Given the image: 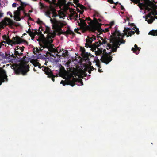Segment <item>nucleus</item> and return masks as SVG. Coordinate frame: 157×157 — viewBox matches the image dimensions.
<instances>
[{
	"mask_svg": "<svg viewBox=\"0 0 157 157\" xmlns=\"http://www.w3.org/2000/svg\"><path fill=\"white\" fill-rule=\"evenodd\" d=\"M69 63V62H67L66 63V64H67V65H68V66Z\"/></svg>",
	"mask_w": 157,
	"mask_h": 157,
	"instance_id": "864d4df0",
	"label": "nucleus"
},
{
	"mask_svg": "<svg viewBox=\"0 0 157 157\" xmlns=\"http://www.w3.org/2000/svg\"><path fill=\"white\" fill-rule=\"evenodd\" d=\"M16 5H17V4L15 3H14L13 4H12V6H13V7H16Z\"/></svg>",
	"mask_w": 157,
	"mask_h": 157,
	"instance_id": "37998d69",
	"label": "nucleus"
},
{
	"mask_svg": "<svg viewBox=\"0 0 157 157\" xmlns=\"http://www.w3.org/2000/svg\"><path fill=\"white\" fill-rule=\"evenodd\" d=\"M14 55L16 56V57L17 58L20 59L21 57L20 56H21V55L16 50V49H14Z\"/></svg>",
	"mask_w": 157,
	"mask_h": 157,
	"instance_id": "412c9836",
	"label": "nucleus"
},
{
	"mask_svg": "<svg viewBox=\"0 0 157 157\" xmlns=\"http://www.w3.org/2000/svg\"><path fill=\"white\" fill-rule=\"evenodd\" d=\"M108 0V2H109L110 3H113V1H112V0Z\"/></svg>",
	"mask_w": 157,
	"mask_h": 157,
	"instance_id": "79ce46f5",
	"label": "nucleus"
},
{
	"mask_svg": "<svg viewBox=\"0 0 157 157\" xmlns=\"http://www.w3.org/2000/svg\"><path fill=\"white\" fill-rule=\"evenodd\" d=\"M29 12H32V11H30V10H29Z\"/></svg>",
	"mask_w": 157,
	"mask_h": 157,
	"instance_id": "680f3d73",
	"label": "nucleus"
},
{
	"mask_svg": "<svg viewBox=\"0 0 157 157\" xmlns=\"http://www.w3.org/2000/svg\"><path fill=\"white\" fill-rule=\"evenodd\" d=\"M37 22L38 24H40L42 22V21L39 19H38Z\"/></svg>",
	"mask_w": 157,
	"mask_h": 157,
	"instance_id": "a19ab883",
	"label": "nucleus"
},
{
	"mask_svg": "<svg viewBox=\"0 0 157 157\" xmlns=\"http://www.w3.org/2000/svg\"><path fill=\"white\" fill-rule=\"evenodd\" d=\"M30 31H31V30H30V29H29L28 30V31H27V33H28L29 34V32Z\"/></svg>",
	"mask_w": 157,
	"mask_h": 157,
	"instance_id": "8fccbe9b",
	"label": "nucleus"
},
{
	"mask_svg": "<svg viewBox=\"0 0 157 157\" xmlns=\"http://www.w3.org/2000/svg\"><path fill=\"white\" fill-rule=\"evenodd\" d=\"M6 80V81H7L8 79L7 76L6 75H5L3 76H0V85L2 84V82H3Z\"/></svg>",
	"mask_w": 157,
	"mask_h": 157,
	"instance_id": "a211bd4d",
	"label": "nucleus"
},
{
	"mask_svg": "<svg viewBox=\"0 0 157 157\" xmlns=\"http://www.w3.org/2000/svg\"><path fill=\"white\" fill-rule=\"evenodd\" d=\"M77 10L78 11H79V9L78 8H77Z\"/></svg>",
	"mask_w": 157,
	"mask_h": 157,
	"instance_id": "4d7b16f0",
	"label": "nucleus"
},
{
	"mask_svg": "<svg viewBox=\"0 0 157 157\" xmlns=\"http://www.w3.org/2000/svg\"><path fill=\"white\" fill-rule=\"evenodd\" d=\"M97 47H98L99 45H96Z\"/></svg>",
	"mask_w": 157,
	"mask_h": 157,
	"instance_id": "052dcab7",
	"label": "nucleus"
},
{
	"mask_svg": "<svg viewBox=\"0 0 157 157\" xmlns=\"http://www.w3.org/2000/svg\"><path fill=\"white\" fill-rule=\"evenodd\" d=\"M96 39V38L94 36L91 37H90L88 36H87V38L86 39V43L85 44V47L87 48L88 47L91 48L93 45L92 42L93 40Z\"/></svg>",
	"mask_w": 157,
	"mask_h": 157,
	"instance_id": "f8f14e48",
	"label": "nucleus"
},
{
	"mask_svg": "<svg viewBox=\"0 0 157 157\" xmlns=\"http://www.w3.org/2000/svg\"><path fill=\"white\" fill-rule=\"evenodd\" d=\"M135 48H132V50L136 54H138L139 53V52L140 49V48L138 47L137 46L136 44L134 45Z\"/></svg>",
	"mask_w": 157,
	"mask_h": 157,
	"instance_id": "f3484780",
	"label": "nucleus"
},
{
	"mask_svg": "<svg viewBox=\"0 0 157 157\" xmlns=\"http://www.w3.org/2000/svg\"><path fill=\"white\" fill-rule=\"evenodd\" d=\"M62 50H60L59 51H58L57 49H56V52H57L58 54H60L61 53V52H62Z\"/></svg>",
	"mask_w": 157,
	"mask_h": 157,
	"instance_id": "f704fd0d",
	"label": "nucleus"
},
{
	"mask_svg": "<svg viewBox=\"0 0 157 157\" xmlns=\"http://www.w3.org/2000/svg\"><path fill=\"white\" fill-rule=\"evenodd\" d=\"M80 21H78V23L79 25L83 27H86L88 28V30L95 33H96L97 36H98L101 33V31L102 30L101 28L100 24L99 23H98V25H93L89 26L87 25L85 22V20H83L81 18H79Z\"/></svg>",
	"mask_w": 157,
	"mask_h": 157,
	"instance_id": "20e7f679",
	"label": "nucleus"
},
{
	"mask_svg": "<svg viewBox=\"0 0 157 157\" xmlns=\"http://www.w3.org/2000/svg\"><path fill=\"white\" fill-rule=\"evenodd\" d=\"M29 65H25L19 67L12 66L11 68L14 70V72L15 74H19L21 73L23 75H26V73L29 71Z\"/></svg>",
	"mask_w": 157,
	"mask_h": 157,
	"instance_id": "423d86ee",
	"label": "nucleus"
},
{
	"mask_svg": "<svg viewBox=\"0 0 157 157\" xmlns=\"http://www.w3.org/2000/svg\"><path fill=\"white\" fill-rule=\"evenodd\" d=\"M6 41L7 44H15V43L12 40L10 39L9 38L6 39Z\"/></svg>",
	"mask_w": 157,
	"mask_h": 157,
	"instance_id": "5701e85b",
	"label": "nucleus"
},
{
	"mask_svg": "<svg viewBox=\"0 0 157 157\" xmlns=\"http://www.w3.org/2000/svg\"><path fill=\"white\" fill-rule=\"evenodd\" d=\"M39 6H40V9H42L43 8H45V6L44 5V4L42 3H41L40 2H39Z\"/></svg>",
	"mask_w": 157,
	"mask_h": 157,
	"instance_id": "c85d7f7f",
	"label": "nucleus"
},
{
	"mask_svg": "<svg viewBox=\"0 0 157 157\" xmlns=\"http://www.w3.org/2000/svg\"><path fill=\"white\" fill-rule=\"evenodd\" d=\"M37 50L38 51H39V50H38V49H37Z\"/></svg>",
	"mask_w": 157,
	"mask_h": 157,
	"instance_id": "338daca9",
	"label": "nucleus"
},
{
	"mask_svg": "<svg viewBox=\"0 0 157 157\" xmlns=\"http://www.w3.org/2000/svg\"><path fill=\"white\" fill-rule=\"evenodd\" d=\"M7 13L8 15H11V13L10 12H7Z\"/></svg>",
	"mask_w": 157,
	"mask_h": 157,
	"instance_id": "09e8293b",
	"label": "nucleus"
},
{
	"mask_svg": "<svg viewBox=\"0 0 157 157\" xmlns=\"http://www.w3.org/2000/svg\"><path fill=\"white\" fill-rule=\"evenodd\" d=\"M33 64L35 67H36L38 66L39 68H41L40 67V64L38 62H34L33 63Z\"/></svg>",
	"mask_w": 157,
	"mask_h": 157,
	"instance_id": "bb28decb",
	"label": "nucleus"
},
{
	"mask_svg": "<svg viewBox=\"0 0 157 157\" xmlns=\"http://www.w3.org/2000/svg\"><path fill=\"white\" fill-rule=\"evenodd\" d=\"M86 21H87V23L88 24L90 25V26L94 25L93 21L90 18H86Z\"/></svg>",
	"mask_w": 157,
	"mask_h": 157,
	"instance_id": "4be33fe9",
	"label": "nucleus"
},
{
	"mask_svg": "<svg viewBox=\"0 0 157 157\" xmlns=\"http://www.w3.org/2000/svg\"><path fill=\"white\" fill-rule=\"evenodd\" d=\"M78 6L80 7L81 9H83L85 8L84 6L83 5L80 4L78 5Z\"/></svg>",
	"mask_w": 157,
	"mask_h": 157,
	"instance_id": "473e14b6",
	"label": "nucleus"
},
{
	"mask_svg": "<svg viewBox=\"0 0 157 157\" xmlns=\"http://www.w3.org/2000/svg\"><path fill=\"white\" fill-rule=\"evenodd\" d=\"M99 44L100 45H101L102 44V41H101L99 40Z\"/></svg>",
	"mask_w": 157,
	"mask_h": 157,
	"instance_id": "a18cd8bd",
	"label": "nucleus"
},
{
	"mask_svg": "<svg viewBox=\"0 0 157 157\" xmlns=\"http://www.w3.org/2000/svg\"><path fill=\"white\" fill-rule=\"evenodd\" d=\"M10 15V16L11 17H13V16H12V14H11V15Z\"/></svg>",
	"mask_w": 157,
	"mask_h": 157,
	"instance_id": "bf43d9fd",
	"label": "nucleus"
},
{
	"mask_svg": "<svg viewBox=\"0 0 157 157\" xmlns=\"http://www.w3.org/2000/svg\"><path fill=\"white\" fill-rule=\"evenodd\" d=\"M100 39L102 40V44L107 43V41L106 40H104L102 37H100Z\"/></svg>",
	"mask_w": 157,
	"mask_h": 157,
	"instance_id": "c756f323",
	"label": "nucleus"
},
{
	"mask_svg": "<svg viewBox=\"0 0 157 157\" xmlns=\"http://www.w3.org/2000/svg\"><path fill=\"white\" fill-rule=\"evenodd\" d=\"M29 17V18H30V19H31V17Z\"/></svg>",
	"mask_w": 157,
	"mask_h": 157,
	"instance_id": "e2e57ef3",
	"label": "nucleus"
},
{
	"mask_svg": "<svg viewBox=\"0 0 157 157\" xmlns=\"http://www.w3.org/2000/svg\"><path fill=\"white\" fill-rule=\"evenodd\" d=\"M94 69V68L93 67V66H90V67H89L86 70L88 71L89 73L90 74L91 73V71H92Z\"/></svg>",
	"mask_w": 157,
	"mask_h": 157,
	"instance_id": "b1692460",
	"label": "nucleus"
},
{
	"mask_svg": "<svg viewBox=\"0 0 157 157\" xmlns=\"http://www.w3.org/2000/svg\"><path fill=\"white\" fill-rule=\"evenodd\" d=\"M44 33L47 34L46 37H44L43 34H41L42 38L40 39H38L37 40L39 41L41 48H47L48 49L50 52H47L46 54L55 58L56 56L59 55L55 53L56 49L52 47L51 43L53 41V40L52 38H54L56 35V32L54 30H51L49 27L46 26Z\"/></svg>",
	"mask_w": 157,
	"mask_h": 157,
	"instance_id": "f03ea898",
	"label": "nucleus"
},
{
	"mask_svg": "<svg viewBox=\"0 0 157 157\" xmlns=\"http://www.w3.org/2000/svg\"><path fill=\"white\" fill-rule=\"evenodd\" d=\"M33 70L35 71H36V69H35V68H33Z\"/></svg>",
	"mask_w": 157,
	"mask_h": 157,
	"instance_id": "13d9d810",
	"label": "nucleus"
},
{
	"mask_svg": "<svg viewBox=\"0 0 157 157\" xmlns=\"http://www.w3.org/2000/svg\"><path fill=\"white\" fill-rule=\"evenodd\" d=\"M94 20L95 21H97V20L96 18H94Z\"/></svg>",
	"mask_w": 157,
	"mask_h": 157,
	"instance_id": "5fc2aeb1",
	"label": "nucleus"
},
{
	"mask_svg": "<svg viewBox=\"0 0 157 157\" xmlns=\"http://www.w3.org/2000/svg\"><path fill=\"white\" fill-rule=\"evenodd\" d=\"M45 73L48 75V77L51 78L53 82L54 81L55 76L52 73L50 69L49 68L46 69L45 71Z\"/></svg>",
	"mask_w": 157,
	"mask_h": 157,
	"instance_id": "ddd939ff",
	"label": "nucleus"
},
{
	"mask_svg": "<svg viewBox=\"0 0 157 157\" xmlns=\"http://www.w3.org/2000/svg\"><path fill=\"white\" fill-rule=\"evenodd\" d=\"M96 16H98V14L97 13H95L94 15V17H96Z\"/></svg>",
	"mask_w": 157,
	"mask_h": 157,
	"instance_id": "3c124183",
	"label": "nucleus"
},
{
	"mask_svg": "<svg viewBox=\"0 0 157 157\" xmlns=\"http://www.w3.org/2000/svg\"><path fill=\"white\" fill-rule=\"evenodd\" d=\"M110 44H107V47L111 49V52L102 55L100 59L105 63L108 64L112 60V53L116 51L117 48H119L121 44H124L125 40L123 39V36L118 31H116L111 36Z\"/></svg>",
	"mask_w": 157,
	"mask_h": 157,
	"instance_id": "f257e3e1",
	"label": "nucleus"
},
{
	"mask_svg": "<svg viewBox=\"0 0 157 157\" xmlns=\"http://www.w3.org/2000/svg\"><path fill=\"white\" fill-rule=\"evenodd\" d=\"M63 51H64V52H65V56L66 55H67V54H68V51H67V50H63Z\"/></svg>",
	"mask_w": 157,
	"mask_h": 157,
	"instance_id": "ea45409f",
	"label": "nucleus"
},
{
	"mask_svg": "<svg viewBox=\"0 0 157 157\" xmlns=\"http://www.w3.org/2000/svg\"><path fill=\"white\" fill-rule=\"evenodd\" d=\"M132 2L134 3L135 4H137V3L139 4H142V3H140V1L139 0H130Z\"/></svg>",
	"mask_w": 157,
	"mask_h": 157,
	"instance_id": "a878e982",
	"label": "nucleus"
},
{
	"mask_svg": "<svg viewBox=\"0 0 157 157\" xmlns=\"http://www.w3.org/2000/svg\"><path fill=\"white\" fill-rule=\"evenodd\" d=\"M99 21H101V20L99 19Z\"/></svg>",
	"mask_w": 157,
	"mask_h": 157,
	"instance_id": "0e129e2a",
	"label": "nucleus"
},
{
	"mask_svg": "<svg viewBox=\"0 0 157 157\" xmlns=\"http://www.w3.org/2000/svg\"><path fill=\"white\" fill-rule=\"evenodd\" d=\"M152 15H155V18L157 19V11L155 10L153 12H151L147 15L146 17L147 18H146V21H147L149 24L152 23L155 20Z\"/></svg>",
	"mask_w": 157,
	"mask_h": 157,
	"instance_id": "1a4fd4ad",
	"label": "nucleus"
},
{
	"mask_svg": "<svg viewBox=\"0 0 157 157\" xmlns=\"http://www.w3.org/2000/svg\"><path fill=\"white\" fill-rule=\"evenodd\" d=\"M21 60L24 64L27 63L29 60L30 58L26 57V56H24L21 59Z\"/></svg>",
	"mask_w": 157,
	"mask_h": 157,
	"instance_id": "6ab92c4d",
	"label": "nucleus"
},
{
	"mask_svg": "<svg viewBox=\"0 0 157 157\" xmlns=\"http://www.w3.org/2000/svg\"><path fill=\"white\" fill-rule=\"evenodd\" d=\"M56 62H58V61L57 60L56 61Z\"/></svg>",
	"mask_w": 157,
	"mask_h": 157,
	"instance_id": "774afa93",
	"label": "nucleus"
},
{
	"mask_svg": "<svg viewBox=\"0 0 157 157\" xmlns=\"http://www.w3.org/2000/svg\"><path fill=\"white\" fill-rule=\"evenodd\" d=\"M13 42L15 43V44H19L20 43H21L22 42H24L27 43V42L25 40H22V39H21L19 37H13V39L12 40Z\"/></svg>",
	"mask_w": 157,
	"mask_h": 157,
	"instance_id": "4468645a",
	"label": "nucleus"
},
{
	"mask_svg": "<svg viewBox=\"0 0 157 157\" xmlns=\"http://www.w3.org/2000/svg\"><path fill=\"white\" fill-rule=\"evenodd\" d=\"M53 10V12L55 11L54 10ZM45 13L46 16H47L48 17L50 18V20L51 22L52 23L56 25L57 27L56 30L57 31V32L61 34L63 33V32L62 31V29H61V27L64 25H66L67 24L65 22L61 21H57L56 20L55 21H53L51 18L50 16V15L51 14H52V17H56L57 16V13L55 12H52V13H51L50 11H47ZM63 34H69L71 35H73L74 34V32L69 29L66 32H64Z\"/></svg>",
	"mask_w": 157,
	"mask_h": 157,
	"instance_id": "7ed1b4c3",
	"label": "nucleus"
},
{
	"mask_svg": "<svg viewBox=\"0 0 157 157\" xmlns=\"http://www.w3.org/2000/svg\"><path fill=\"white\" fill-rule=\"evenodd\" d=\"M77 29H75V32H77Z\"/></svg>",
	"mask_w": 157,
	"mask_h": 157,
	"instance_id": "6e6d98bb",
	"label": "nucleus"
},
{
	"mask_svg": "<svg viewBox=\"0 0 157 157\" xmlns=\"http://www.w3.org/2000/svg\"><path fill=\"white\" fill-rule=\"evenodd\" d=\"M24 48L23 47V48H21V49H20L19 50H17L19 53L20 55H21V56H22V55L23 54L22 53V52L24 50Z\"/></svg>",
	"mask_w": 157,
	"mask_h": 157,
	"instance_id": "cd10ccee",
	"label": "nucleus"
},
{
	"mask_svg": "<svg viewBox=\"0 0 157 157\" xmlns=\"http://www.w3.org/2000/svg\"><path fill=\"white\" fill-rule=\"evenodd\" d=\"M38 33L36 30H35L34 32L30 31L29 32V34L30 36L31 37L34 38L36 34H38Z\"/></svg>",
	"mask_w": 157,
	"mask_h": 157,
	"instance_id": "aec40b11",
	"label": "nucleus"
},
{
	"mask_svg": "<svg viewBox=\"0 0 157 157\" xmlns=\"http://www.w3.org/2000/svg\"><path fill=\"white\" fill-rule=\"evenodd\" d=\"M77 81V79H75L74 77H73L72 78H70L68 79V81H67L65 83V82L63 81H61L60 83L62 84L63 86L65 85V84L70 85L72 86H73L75 85V82Z\"/></svg>",
	"mask_w": 157,
	"mask_h": 157,
	"instance_id": "9b49d317",
	"label": "nucleus"
},
{
	"mask_svg": "<svg viewBox=\"0 0 157 157\" xmlns=\"http://www.w3.org/2000/svg\"><path fill=\"white\" fill-rule=\"evenodd\" d=\"M145 3H142L138 4V6L141 10H143V8H145L148 11L151 10V9L149 8L151 7V2L150 0H144Z\"/></svg>",
	"mask_w": 157,
	"mask_h": 157,
	"instance_id": "6e6552de",
	"label": "nucleus"
},
{
	"mask_svg": "<svg viewBox=\"0 0 157 157\" xmlns=\"http://www.w3.org/2000/svg\"><path fill=\"white\" fill-rule=\"evenodd\" d=\"M124 30L126 33V35H127V34H128V36H131L132 35L134 34L135 33L134 31H132L130 29L128 28H125Z\"/></svg>",
	"mask_w": 157,
	"mask_h": 157,
	"instance_id": "dca6fc26",
	"label": "nucleus"
},
{
	"mask_svg": "<svg viewBox=\"0 0 157 157\" xmlns=\"http://www.w3.org/2000/svg\"><path fill=\"white\" fill-rule=\"evenodd\" d=\"M21 2V6L17 8V10H15L14 13V18L15 20L17 21H20L21 20V17H22V18H24L23 17L21 16V12L24 15V17L27 16V14L25 12L24 8L25 7L26 5V4L23 2L21 0L20 1Z\"/></svg>",
	"mask_w": 157,
	"mask_h": 157,
	"instance_id": "39448f33",
	"label": "nucleus"
},
{
	"mask_svg": "<svg viewBox=\"0 0 157 157\" xmlns=\"http://www.w3.org/2000/svg\"><path fill=\"white\" fill-rule=\"evenodd\" d=\"M80 50L82 52V55L84 60L85 62L88 64H91V62L90 61V58L92 56L94 57L93 56H91L90 53L86 52L84 48L82 47L80 48Z\"/></svg>",
	"mask_w": 157,
	"mask_h": 157,
	"instance_id": "0eeeda50",
	"label": "nucleus"
},
{
	"mask_svg": "<svg viewBox=\"0 0 157 157\" xmlns=\"http://www.w3.org/2000/svg\"><path fill=\"white\" fill-rule=\"evenodd\" d=\"M11 53L7 54L5 53V55L0 52V57L1 58V59H10V58Z\"/></svg>",
	"mask_w": 157,
	"mask_h": 157,
	"instance_id": "2eb2a0df",
	"label": "nucleus"
},
{
	"mask_svg": "<svg viewBox=\"0 0 157 157\" xmlns=\"http://www.w3.org/2000/svg\"><path fill=\"white\" fill-rule=\"evenodd\" d=\"M9 37H7L6 36V35H5L4 36H3V38L5 40H6V39H7V38H8Z\"/></svg>",
	"mask_w": 157,
	"mask_h": 157,
	"instance_id": "4c0bfd02",
	"label": "nucleus"
},
{
	"mask_svg": "<svg viewBox=\"0 0 157 157\" xmlns=\"http://www.w3.org/2000/svg\"><path fill=\"white\" fill-rule=\"evenodd\" d=\"M43 56L40 54H38L37 56V58L38 59H41L43 58Z\"/></svg>",
	"mask_w": 157,
	"mask_h": 157,
	"instance_id": "2f4dec72",
	"label": "nucleus"
},
{
	"mask_svg": "<svg viewBox=\"0 0 157 157\" xmlns=\"http://www.w3.org/2000/svg\"><path fill=\"white\" fill-rule=\"evenodd\" d=\"M149 34L153 36L157 35V30H152L149 33Z\"/></svg>",
	"mask_w": 157,
	"mask_h": 157,
	"instance_id": "393cba45",
	"label": "nucleus"
},
{
	"mask_svg": "<svg viewBox=\"0 0 157 157\" xmlns=\"http://www.w3.org/2000/svg\"><path fill=\"white\" fill-rule=\"evenodd\" d=\"M3 16V13L2 12V11L0 10V18L2 17Z\"/></svg>",
	"mask_w": 157,
	"mask_h": 157,
	"instance_id": "c9c22d12",
	"label": "nucleus"
},
{
	"mask_svg": "<svg viewBox=\"0 0 157 157\" xmlns=\"http://www.w3.org/2000/svg\"><path fill=\"white\" fill-rule=\"evenodd\" d=\"M2 28H4V26L9 25L10 27H11L14 25L13 21L10 18L7 17L5 18L0 23Z\"/></svg>",
	"mask_w": 157,
	"mask_h": 157,
	"instance_id": "9d476101",
	"label": "nucleus"
},
{
	"mask_svg": "<svg viewBox=\"0 0 157 157\" xmlns=\"http://www.w3.org/2000/svg\"><path fill=\"white\" fill-rule=\"evenodd\" d=\"M17 50H19L20 49H21V48H22V47L18 46H17Z\"/></svg>",
	"mask_w": 157,
	"mask_h": 157,
	"instance_id": "c03bdc74",
	"label": "nucleus"
},
{
	"mask_svg": "<svg viewBox=\"0 0 157 157\" xmlns=\"http://www.w3.org/2000/svg\"><path fill=\"white\" fill-rule=\"evenodd\" d=\"M98 71H99V72H102L101 70H100V69H99Z\"/></svg>",
	"mask_w": 157,
	"mask_h": 157,
	"instance_id": "603ef678",
	"label": "nucleus"
},
{
	"mask_svg": "<svg viewBox=\"0 0 157 157\" xmlns=\"http://www.w3.org/2000/svg\"><path fill=\"white\" fill-rule=\"evenodd\" d=\"M59 54H62V52H61V53Z\"/></svg>",
	"mask_w": 157,
	"mask_h": 157,
	"instance_id": "69168bd1",
	"label": "nucleus"
},
{
	"mask_svg": "<svg viewBox=\"0 0 157 157\" xmlns=\"http://www.w3.org/2000/svg\"><path fill=\"white\" fill-rule=\"evenodd\" d=\"M63 50H64L62 49V54H59V56H63V57L65 56V52H64V51H63Z\"/></svg>",
	"mask_w": 157,
	"mask_h": 157,
	"instance_id": "7c9ffc66",
	"label": "nucleus"
},
{
	"mask_svg": "<svg viewBox=\"0 0 157 157\" xmlns=\"http://www.w3.org/2000/svg\"><path fill=\"white\" fill-rule=\"evenodd\" d=\"M59 16L60 18H63V17H65L63 13L59 14Z\"/></svg>",
	"mask_w": 157,
	"mask_h": 157,
	"instance_id": "72a5a7b5",
	"label": "nucleus"
},
{
	"mask_svg": "<svg viewBox=\"0 0 157 157\" xmlns=\"http://www.w3.org/2000/svg\"><path fill=\"white\" fill-rule=\"evenodd\" d=\"M136 31L137 33V34H139V31L138 29L137 30H136Z\"/></svg>",
	"mask_w": 157,
	"mask_h": 157,
	"instance_id": "de8ad7c7",
	"label": "nucleus"
},
{
	"mask_svg": "<svg viewBox=\"0 0 157 157\" xmlns=\"http://www.w3.org/2000/svg\"><path fill=\"white\" fill-rule=\"evenodd\" d=\"M11 57H13V58H15V56H14V55L12 53H11L10 58Z\"/></svg>",
	"mask_w": 157,
	"mask_h": 157,
	"instance_id": "58836bf2",
	"label": "nucleus"
},
{
	"mask_svg": "<svg viewBox=\"0 0 157 157\" xmlns=\"http://www.w3.org/2000/svg\"><path fill=\"white\" fill-rule=\"evenodd\" d=\"M74 17L75 18V20H76V19L78 18V15L77 14H75L74 15Z\"/></svg>",
	"mask_w": 157,
	"mask_h": 157,
	"instance_id": "e433bc0d",
	"label": "nucleus"
},
{
	"mask_svg": "<svg viewBox=\"0 0 157 157\" xmlns=\"http://www.w3.org/2000/svg\"><path fill=\"white\" fill-rule=\"evenodd\" d=\"M121 9L122 10H124V8L123 7V6L122 5H121Z\"/></svg>",
	"mask_w": 157,
	"mask_h": 157,
	"instance_id": "49530a36",
	"label": "nucleus"
}]
</instances>
